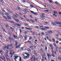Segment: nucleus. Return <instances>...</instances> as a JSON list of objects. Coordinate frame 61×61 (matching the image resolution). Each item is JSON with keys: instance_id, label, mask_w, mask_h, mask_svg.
<instances>
[{"instance_id": "62", "label": "nucleus", "mask_w": 61, "mask_h": 61, "mask_svg": "<svg viewBox=\"0 0 61 61\" xmlns=\"http://www.w3.org/2000/svg\"><path fill=\"white\" fill-rule=\"evenodd\" d=\"M1 28H2L3 29H4V27H3V26L1 25Z\"/></svg>"}, {"instance_id": "13", "label": "nucleus", "mask_w": 61, "mask_h": 61, "mask_svg": "<svg viewBox=\"0 0 61 61\" xmlns=\"http://www.w3.org/2000/svg\"><path fill=\"white\" fill-rule=\"evenodd\" d=\"M18 57V56H15V58L14 59H16Z\"/></svg>"}, {"instance_id": "16", "label": "nucleus", "mask_w": 61, "mask_h": 61, "mask_svg": "<svg viewBox=\"0 0 61 61\" xmlns=\"http://www.w3.org/2000/svg\"><path fill=\"white\" fill-rule=\"evenodd\" d=\"M17 26H19V27H20V26H21V25L19 24H18Z\"/></svg>"}, {"instance_id": "44", "label": "nucleus", "mask_w": 61, "mask_h": 61, "mask_svg": "<svg viewBox=\"0 0 61 61\" xmlns=\"http://www.w3.org/2000/svg\"><path fill=\"white\" fill-rule=\"evenodd\" d=\"M52 56L53 57H55V55H54L53 54H52Z\"/></svg>"}, {"instance_id": "53", "label": "nucleus", "mask_w": 61, "mask_h": 61, "mask_svg": "<svg viewBox=\"0 0 61 61\" xmlns=\"http://www.w3.org/2000/svg\"><path fill=\"white\" fill-rule=\"evenodd\" d=\"M41 34H42V35H45L44 33L43 32H42Z\"/></svg>"}, {"instance_id": "2", "label": "nucleus", "mask_w": 61, "mask_h": 61, "mask_svg": "<svg viewBox=\"0 0 61 61\" xmlns=\"http://www.w3.org/2000/svg\"><path fill=\"white\" fill-rule=\"evenodd\" d=\"M13 18L16 21V22H19V20L16 19L14 17H13Z\"/></svg>"}, {"instance_id": "21", "label": "nucleus", "mask_w": 61, "mask_h": 61, "mask_svg": "<svg viewBox=\"0 0 61 61\" xmlns=\"http://www.w3.org/2000/svg\"><path fill=\"white\" fill-rule=\"evenodd\" d=\"M9 46H10V45H9V44L7 45V49H9Z\"/></svg>"}, {"instance_id": "8", "label": "nucleus", "mask_w": 61, "mask_h": 61, "mask_svg": "<svg viewBox=\"0 0 61 61\" xmlns=\"http://www.w3.org/2000/svg\"><path fill=\"white\" fill-rule=\"evenodd\" d=\"M27 56H24V57H23V58H24V59H27V58H27Z\"/></svg>"}, {"instance_id": "7", "label": "nucleus", "mask_w": 61, "mask_h": 61, "mask_svg": "<svg viewBox=\"0 0 61 61\" xmlns=\"http://www.w3.org/2000/svg\"><path fill=\"white\" fill-rule=\"evenodd\" d=\"M15 47H16V48H20V46L19 45H16V46Z\"/></svg>"}, {"instance_id": "20", "label": "nucleus", "mask_w": 61, "mask_h": 61, "mask_svg": "<svg viewBox=\"0 0 61 61\" xmlns=\"http://www.w3.org/2000/svg\"><path fill=\"white\" fill-rule=\"evenodd\" d=\"M9 39L10 40H11V39H12V37H11V36H10V37H9Z\"/></svg>"}, {"instance_id": "56", "label": "nucleus", "mask_w": 61, "mask_h": 61, "mask_svg": "<svg viewBox=\"0 0 61 61\" xmlns=\"http://www.w3.org/2000/svg\"><path fill=\"white\" fill-rule=\"evenodd\" d=\"M3 58H4V60H5V56H3Z\"/></svg>"}, {"instance_id": "30", "label": "nucleus", "mask_w": 61, "mask_h": 61, "mask_svg": "<svg viewBox=\"0 0 61 61\" xmlns=\"http://www.w3.org/2000/svg\"><path fill=\"white\" fill-rule=\"evenodd\" d=\"M26 10H27V9L25 8V10H23L24 12H27V11H26Z\"/></svg>"}, {"instance_id": "38", "label": "nucleus", "mask_w": 61, "mask_h": 61, "mask_svg": "<svg viewBox=\"0 0 61 61\" xmlns=\"http://www.w3.org/2000/svg\"><path fill=\"white\" fill-rule=\"evenodd\" d=\"M25 26H28V25L25 24Z\"/></svg>"}, {"instance_id": "14", "label": "nucleus", "mask_w": 61, "mask_h": 61, "mask_svg": "<svg viewBox=\"0 0 61 61\" xmlns=\"http://www.w3.org/2000/svg\"><path fill=\"white\" fill-rule=\"evenodd\" d=\"M15 45H17L18 44V42H17V41H16V40L15 41Z\"/></svg>"}, {"instance_id": "9", "label": "nucleus", "mask_w": 61, "mask_h": 61, "mask_svg": "<svg viewBox=\"0 0 61 61\" xmlns=\"http://www.w3.org/2000/svg\"><path fill=\"white\" fill-rule=\"evenodd\" d=\"M56 24L57 25H59V24H61V22H56Z\"/></svg>"}, {"instance_id": "18", "label": "nucleus", "mask_w": 61, "mask_h": 61, "mask_svg": "<svg viewBox=\"0 0 61 61\" xmlns=\"http://www.w3.org/2000/svg\"><path fill=\"white\" fill-rule=\"evenodd\" d=\"M13 43H11L10 45V46H11V47H13Z\"/></svg>"}, {"instance_id": "3", "label": "nucleus", "mask_w": 61, "mask_h": 61, "mask_svg": "<svg viewBox=\"0 0 61 61\" xmlns=\"http://www.w3.org/2000/svg\"><path fill=\"white\" fill-rule=\"evenodd\" d=\"M48 32L49 33V34H51L52 33V30H48Z\"/></svg>"}, {"instance_id": "64", "label": "nucleus", "mask_w": 61, "mask_h": 61, "mask_svg": "<svg viewBox=\"0 0 61 61\" xmlns=\"http://www.w3.org/2000/svg\"><path fill=\"white\" fill-rule=\"evenodd\" d=\"M34 13V15H37V13Z\"/></svg>"}, {"instance_id": "22", "label": "nucleus", "mask_w": 61, "mask_h": 61, "mask_svg": "<svg viewBox=\"0 0 61 61\" xmlns=\"http://www.w3.org/2000/svg\"><path fill=\"white\" fill-rule=\"evenodd\" d=\"M53 45H54L55 46V47H56V43H53Z\"/></svg>"}, {"instance_id": "34", "label": "nucleus", "mask_w": 61, "mask_h": 61, "mask_svg": "<svg viewBox=\"0 0 61 61\" xmlns=\"http://www.w3.org/2000/svg\"><path fill=\"white\" fill-rule=\"evenodd\" d=\"M36 57H34L33 58V60L34 61H36Z\"/></svg>"}, {"instance_id": "57", "label": "nucleus", "mask_w": 61, "mask_h": 61, "mask_svg": "<svg viewBox=\"0 0 61 61\" xmlns=\"http://www.w3.org/2000/svg\"><path fill=\"white\" fill-rule=\"evenodd\" d=\"M25 34H26V33H27V31H25Z\"/></svg>"}, {"instance_id": "27", "label": "nucleus", "mask_w": 61, "mask_h": 61, "mask_svg": "<svg viewBox=\"0 0 61 61\" xmlns=\"http://www.w3.org/2000/svg\"><path fill=\"white\" fill-rule=\"evenodd\" d=\"M26 20L27 21H28V22H30V20H29L28 19H26Z\"/></svg>"}, {"instance_id": "11", "label": "nucleus", "mask_w": 61, "mask_h": 61, "mask_svg": "<svg viewBox=\"0 0 61 61\" xmlns=\"http://www.w3.org/2000/svg\"><path fill=\"white\" fill-rule=\"evenodd\" d=\"M7 11H9V12H10V13L11 12V11L9 9L7 8Z\"/></svg>"}, {"instance_id": "43", "label": "nucleus", "mask_w": 61, "mask_h": 61, "mask_svg": "<svg viewBox=\"0 0 61 61\" xmlns=\"http://www.w3.org/2000/svg\"><path fill=\"white\" fill-rule=\"evenodd\" d=\"M10 29H12V30H14V28H12L11 27H10Z\"/></svg>"}, {"instance_id": "52", "label": "nucleus", "mask_w": 61, "mask_h": 61, "mask_svg": "<svg viewBox=\"0 0 61 61\" xmlns=\"http://www.w3.org/2000/svg\"><path fill=\"white\" fill-rule=\"evenodd\" d=\"M42 58L44 59V55H42Z\"/></svg>"}, {"instance_id": "32", "label": "nucleus", "mask_w": 61, "mask_h": 61, "mask_svg": "<svg viewBox=\"0 0 61 61\" xmlns=\"http://www.w3.org/2000/svg\"><path fill=\"white\" fill-rule=\"evenodd\" d=\"M30 21H31V22H32L33 23H34L35 22V21H34L32 20H30Z\"/></svg>"}, {"instance_id": "45", "label": "nucleus", "mask_w": 61, "mask_h": 61, "mask_svg": "<svg viewBox=\"0 0 61 61\" xmlns=\"http://www.w3.org/2000/svg\"><path fill=\"white\" fill-rule=\"evenodd\" d=\"M28 43H29H29L30 44H31V43H32V42H31V41H28Z\"/></svg>"}, {"instance_id": "59", "label": "nucleus", "mask_w": 61, "mask_h": 61, "mask_svg": "<svg viewBox=\"0 0 61 61\" xmlns=\"http://www.w3.org/2000/svg\"><path fill=\"white\" fill-rule=\"evenodd\" d=\"M0 14H1V15H4V14L3 13H2V12H0Z\"/></svg>"}, {"instance_id": "6", "label": "nucleus", "mask_w": 61, "mask_h": 61, "mask_svg": "<svg viewBox=\"0 0 61 61\" xmlns=\"http://www.w3.org/2000/svg\"><path fill=\"white\" fill-rule=\"evenodd\" d=\"M51 24L54 25H56V26H57V25L56 24V23H55V22H52Z\"/></svg>"}, {"instance_id": "15", "label": "nucleus", "mask_w": 61, "mask_h": 61, "mask_svg": "<svg viewBox=\"0 0 61 61\" xmlns=\"http://www.w3.org/2000/svg\"><path fill=\"white\" fill-rule=\"evenodd\" d=\"M3 17L4 18H5V19H6V20H7V18H6V16H5L4 15H3Z\"/></svg>"}, {"instance_id": "37", "label": "nucleus", "mask_w": 61, "mask_h": 61, "mask_svg": "<svg viewBox=\"0 0 61 61\" xmlns=\"http://www.w3.org/2000/svg\"><path fill=\"white\" fill-rule=\"evenodd\" d=\"M45 49L46 51V50H47V46H45Z\"/></svg>"}, {"instance_id": "12", "label": "nucleus", "mask_w": 61, "mask_h": 61, "mask_svg": "<svg viewBox=\"0 0 61 61\" xmlns=\"http://www.w3.org/2000/svg\"><path fill=\"white\" fill-rule=\"evenodd\" d=\"M7 18H8V19H11L10 18V17L8 16H7Z\"/></svg>"}, {"instance_id": "42", "label": "nucleus", "mask_w": 61, "mask_h": 61, "mask_svg": "<svg viewBox=\"0 0 61 61\" xmlns=\"http://www.w3.org/2000/svg\"><path fill=\"white\" fill-rule=\"evenodd\" d=\"M0 53L1 54H3V51H0Z\"/></svg>"}, {"instance_id": "5", "label": "nucleus", "mask_w": 61, "mask_h": 61, "mask_svg": "<svg viewBox=\"0 0 61 61\" xmlns=\"http://www.w3.org/2000/svg\"><path fill=\"white\" fill-rule=\"evenodd\" d=\"M13 37L14 38H15L16 39H18L17 36H15L14 35H13Z\"/></svg>"}, {"instance_id": "33", "label": "nucleus", "mask_w": 61, "mask_h": 61, "mask_svg": "<svg viewBox=\"0 0 61 61\" xmlns=\"http://www.w3.org/2000/svg\"><path fill=\"white\" fill-rule=\"evenodd\" d=\"M53 12L54 14H57V12L56 11H54Z\"/></svg>"}, {"instance_id": "63", "label": "nucleus", "mask_w": 61, "mask_h": 61, "mask_svg": "<svg viewBox=\"0 0 61 61\" xmlns=\"http://www.w3.org/2000/svg\"><path fill=\"white\" fill-rule=\"evenodd\" d=\"M56 43L57 44H58V43H59V41H56Z\"/></svg>"}, {"instance_id": "49", "label": "nucleus", "mask_w": 61, "mask_h": 61, "mask_svg": "<svg viewBox=\"0 0 61 61\" xmlns=\"http://www.w3.org/2000/svg\"><path fill=\"white\" fill-rule=\"evenodd\" d=\"M30 12H31V13H32L33 14H34V11H33L30 10Z\"/></svg>"}, {"instance_id": "54", "label": "nucleus", "mask_w": 61, "mask_h": 61, "mask_svg": "<svg viewBox=\"0 0 61 61\" xmlns=\"http://www.w3.org/2000/svg\"><path fill=\"white\" fill-rule=\"evenodd\" d=\"M38 59V58L36 57V61H38L37 59Z\"/></svg>"}, {"instance_id": "35", "label": "nucleus", "mask_w": 61, "mask_h": 61, "mask_svg": "<svg viewBox=\"0 0 61 61\" xmlns=\"http://www.w3.org/2000/svg\"><path fill=\"white\" fill-rule=\"evenodd\" d=\"M17 8L18 9H19V10H20V9H21V8H20L19 7H18Z\"/></svg>"}, {"instance_id": "55", "label": "nucleus", "mask_w": 61, "mask_h": 61, "mask_svg": "<svg viewBox=\"0 0 61 61\" xmlns=\"http://www.w3.org/2000/svg\"><path fill=\"white\" fill-rule=\"evenodd\" d=\"M55 4H58V3L57 2V1H56L55 2Z\"/></svg>"}, {"instance_id": "19", "label": "nucleus", "mask_w": 61, "mask_h": 61, "mask_svg": "<svg viewBox=\"0 0 61 61\" xmlns=\"http://www.w3.org/2000/svg\"><path fill=\"white\" fill-rule=\"evenodd\" d=\"M44 28H46V29H48V28H49V27L46 26V27H44Z\"/></svg>"}, {"instance_id": "26", "label": "nucleus", "mask_w": 61, "mask_h": 61, "mask_svg": "<svg viewBox=\"0 0 61 61\" xmlns=\"http://www.w3.org/2000/svg\"><path fill=\"white\" fill-rule=\"evenodd\" d=\"M0 1L2 3H4V1L2 0H0Z\"/></svg>"}, {"instance_id": "41", "label": "nucleus", "mask_w": 61, "mask_h": 61, "mask_svg": "<svg viewBox=\"0 0 61 61\" xmlns=\"http://www.w3.org/2000/svg\"><path fill=\"white\" fill-rule=\"evenodd\" d=\"M30 7H33V5H31V4H30Z\"/></svg>"}, {"instance_id": "4", "label": "nucleus", "mask_w": 61, "mask_h": 61, "mask_svg": "<svg viewBox=\"0 0 61 61\" xmlns=\"http://www.w3.org/2000/svg\"><path fill=\"white\" fill-rule=\"evenodd\" d=\"M40 52H41V51L42 53H44V52L43 51V49H42V48H41V49H40Z\"/></svg>"}, {"instance_id": "61", "label": "nucleus", "mask_w": 61, "mask_h": 61, "mask_svg": "<svg viewBox=\"0 0 61 61\" xmlns=\"http://www.w3.org/2000/svg\"><path fill=\"white\" fill-rule=\"evenodd\" d=\"M27 38V36H25L24 37V38Z\"/></svg>"}, {"instance_id": "58", "label": "nucleus", "mask_w": 61, "mask_h": 61, "mask_svg": "<svg viewBox=\"0 0 61 61\" xmlns=\"http://www.w3.org/2000/svg\"><path fill=\"white\" fill-rule=\"evenodd\" d=\"M36 28H39V27L38 26H36Z\"/></svg>"}, {"instance_id": "10", "label": "nucleus", "mask_w": 61, "mask_h": 61, "mask_svg": "<svg viewBox=\"0 0 61 61\" xmlns=\"http://www.w3.org/2000/svg\"><path fill=\"white\" fill-rule=\"evenodd\" d=\"M27 55V56L28 57L27 58H29V56H30V55L29 54H28Z\"/></svg>"}, {"instance_id": "46", "label": "nucleus", "mask_w": 61, "mask_h": 61, "mask_svg": "<svg viewBox=\"0 0 61 61\" xmlns=\"http://www.w3.org/2000/svg\"><path fill=\"white\" fill-rule=\"evenodd\" d=\"M32 58H34V57H35V55H33V56H32Z\"/></svg>"}, {"instance_id": "48", "label": "nucleus", "mask_w": 61, "mask_h": 61, "mask_svg": "<svg viewBox=\"0 0 61 61\" xmlns=\"http://www.w3.org/2000/svg\"><path fill=\"white\" fill-rule=\"evenodd\" d=\"M11 23H12L13 24H15V22H14V21H11Z\"/></svg>"}, {"instance_id": "17", "label": "nucleus", "mask_w": 61, "mask_h": 61, "mask_svg": "<svg viewBox=\"0 0 61 61\" xmlns=\"http://www.w3.org/2000/svg\"><path fill=\"white\" fill-rule=\"evenodd\" d=\"M34 54L35 55H36V56H37V54H36V51H34Z\"/></svg>"}, {"instance_id": "40", "label": "nucleus", "mask_w": 61, "mask_h": 61, "mask_svg": "<svg viewBox=\"0 0 61 61\" xmlns=\"http://www.w3.org/2000/svg\"><path fill=\"white\" fill-rule=\"evenodd\" d=\"M8 50H7L6 51V53H7V54H8Z\"/></svg>"}, {"instance_id": "39", "label": "nucleus", "mask_w": 61, "mask_h": 61, "mask_svg": "<svg viewBox=\"0 0 61 61\" xmlns=\"http://www.w3.org/2000/svg\"><path fill=\"white\" fill-rule=\"evenodd\" d=\"M16 26H15V25H13V27H15Z\"/></svg>"}, {"instance_id": "47", "label": "nucleus", "mask_w": 61, "mask_h": 61, "mask_svg": "<svg viewBox=\"0 0 61 61\" xmlns=\"http://www.w3.org/2000/svg\"><path fill=\"white\" fill-rule=\"evenodd\" d=\"M20 61H22V59H21V58L20 57Z\"/></svg>"}, {"instance_id": "36", "label": "nucleus", "mask_w": 61, "mask_h": 61, "mask_svg": "<svg viewBox=\"0 0 61 61\" xmlns=\"http://www.w3.org/2000/svg\"><path fill=\"white\" fill-rule=\"evenodd\" d=\"M35 35V32H33L32 33V36H34Z\"/></svg>"}, {"instance_id": "31", "label": "nucleus", "mask_w": 61, "mask_h": 61, "mask_svg": "<svg viewBox=\"0 0 61 61\" xmlns=\"http://www.w3.org/2000/svg\"><path fill=\"white\" fill-rule=\"evenodd\" d=\"M11 40L12 41H15V39H14V38H12Z\"/></svg>"}, {"instance_id": "23", "label": "nucleus", "mask_w": 61, "mask_h": 61, "mask_svg": "<svg viewBox=\"0 0 61 61\" xmlns=\"http://www.w3.org/2000/svg\"><path fill=\"white\" fill-rule=\"evenodd\" d=\"M9 14V13H6L5 14V15H8Z\"/></svg>"}, {"instance_id": "50", "label": "nucleus", "mask_w": 61, "mask_h": 61, "mask_svg": "<svg viewBox=\"0 0 61 61\" xmlns=\"http://www.w3.org/2000/svg\"><path fill=\"white\" fill-rule=\"evenodd\" d=\"M2 10L4 12H5V10H4L3 9H2Z\"/></svg>"}, {"instance_id": "29", "label": "nucleus", "mask_w": 61, "mask_h": 61, "mask_svg": "<svg viewBox=\"0 0 61 61\" xmlns=\"http://www.w3.org/2000/svg\"><path fill=\"white\" fill-rule=\"evenodd\" d=\"M52 40L55 43V40L54 38H53L52 39Z\"/></svg>"}, {"instance_id": "51", "label": "nucleus", "mask_w": 61, "mask_h": 61, "mask_svg": "<svg viewBox=\"0 0 61 61\" xmlns=\"http://www.w3.org/2000/svg\"><path fill=\"white\" fill-rule=\"evenodd\" d=\"M19 18H20V19H22V20H23V19H24L21 17H20Z\"/></svg>"}, {"instance_id": "25", "label": "nucleus", "mask_w": 61, "mask_h": 61, "mask_svg": "<svg viewBox=\"0 0 61 61\" xmlns=\"http://www.w3.org/2000/svg\"><path fill=\"white\" fill-rule=\"evenodd\" d=\"M8 25L7 24L6 25H5V27H6V28H7V27H8Z\"/></svg>"}, {"instance_id": "24", "label": "nucleus", "mask_w": 61, "mask_h": 61, "mask_svg": "<svg viewBox=\"0 0 61 61\" xmlns=\"http://www.w3.org/2000/svg\"><path fill=\"white\" fill-rule=\"evenodd\" d=\"M43 29L42 30L43 31H46V29L45 28H43Z\"/></svg>"}, {"instance_id": "1", "label": "nucleus", "mask_w": 61, "mask_h": 61, "mask_svg": "<svg viewBox=\"0 0 61 61\" xmlns=\"http://www.w3.org/2000/svg\"><path fill=\"white\" fill-rule=\"evenodd\" d=\"M47 56H48V59H49V58H50V57H51L52 56L50 55V54H48V53H47Z\"/></svg>"}, {"instance_id": "28", "label": "nucleus", "mask_w": 61, "mask_h": 61, "mask_svg": "<svg viewBox=\"0 0 61 61\" xmlns=\"http://www.w3.org/2000/svg\"><path fill=\"white\" fill-rule=\"evenodd\" d=\"M28 50L29 52H31V50H30V49L29 48H28Z\"/></svg>"}, {"instance_id": "60", "label": "nucleus", "mask_w": 61, "mask_h": 61, "mask_svg": "<svg viewBox=\"0 0 61 61\" xmlns=\"http://www.w3.org/2000/svg\"><path fill=\"white\" fill-rule=\"evenodd\" d=\"M10 55H11V56H12L13 55V54L12 52H10Z\"/></svg>"}]
</instances>
